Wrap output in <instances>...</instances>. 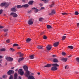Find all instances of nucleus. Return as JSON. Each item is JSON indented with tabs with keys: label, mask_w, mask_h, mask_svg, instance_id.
Returning <instances> with one entry per match:
<instances>
[{
	"label": "nucleus",
	"mask_w": 79,
	"mask_h": 79,
	"mask_svg": "<svg viewBox=\"0 0 79 79\" xmlns=\"http://www.w3.org/2000/svg\"><path fill=\"white\" fill-rule=\"evenodd\" d=\"M5 58L6 60H7V61H13V58L7 56H6Z\"/></svg>",
	"instance_id": "f257e3e1"
},
{
	"label": "nucleus",
	"mask_w": 79,
	"mask_h": 79,
	"mask_svg": "<svg viewBox=\"0 0 79 79\" xmlns=\"http://www.w3.org/2000/svg\"><path fill=\"white\" fill-rule=\"evenodd\" d=\"M18 73L20 74V75H21L22 76L23 75V74H24V71H23V69H19L18 71Z\"/></svg>",
	"instance_id": "f03ea898"
},
{
	"label": "nucleus",
	"mask_w": 79,
	"mask_h": 79,
	"mask_svg": "<svg viewBox=\"0 0 79 79\" xmlns=\"http://www.w3.org/2000/svg\"><path fill=\"white\" fill-rule=\"evenodd\" d=\"M29 75H30V72L29 71H26L25 73V75L27 77H29Z\"/></svg>",
	"instance_id": "7ed1b4c3"
},
{
	"label": "nucleus",
	"mask_w": 79,
	"mask_h": 79,
	"mask_svg": "<svg viewBox=\"0 0 79 79\" xmlns=\"http://www.w3.org/2000/svg\"><path fill=\"white\" fill-rule=\"evenodd\" d=\"M52 45H48L46 47V48L48 50H50L52 49Z\"/></svg>",
	"instance_id": "20e7f679"
},
{
	"label": "nucleus",
	"mask_w": 79,
	"mask_h": 79,
	"mask_svg": "<svg viewBox=\"0 0 79 79\" xmlns=\"http://www.w3.org/2000/svg\"><path fill=\"white\" fill-rule=\"evenodd\" d=\"M14 72V71L10 70L7 72V73L9 75H10L11 74H13Z\"/></svg>",
	"instance_id": "39448f33"
},
{
	"label": "nucleus",
	"mask_w": 79,
	"mask_h": 79,
	"mask_svg": "<svg viewBox=\"0 0 79 79\" xmlns=\"http://www.w3.org/2000/svg\"><path fill=\"white\" fill-rule=\"evenodd\" d=\"M28 24L29 25H32L33 24V21L32 19H31L28 21Z\"/></svg>",
	"instance_id": "423d86ee"
},
{
	"label": "nucleus",
	"mask_w": 79,
	"mask_h": 79,
	"mask_svg": "<svg viewBox=\"0 0 79 79\" xmlns=\"http://www.w3.org/2000/svg\"><path fill=\"white\" fill-rule=\"evenodd\" d=\"M7 5V3H6V2H5L1 3L0 4V6L3 7V6H4L5 5Z\"/></svg>",
	"instance_id": "0eeeda50"
},
{
	"label": "nucleus",
	"mask_w": 79,
	"mask_h": 79,
	"mask_svg": "<svg viewBox=\"0 0 79 79\" xmlns=\"http://www.w3.org/2000/svg\"><path fill=\"white\" fill-rule=\"evenodd\" d=\"M10 15H12L13 16V17H17L18 16V15H17V14H16V13H15L13 12H12L10 13Z\"/></svg>",
	"instance_id": "6e6552de"
},
{
	"label": "nucleus",
	"mask_w": 79,
	"mask_h": 79,
	"mask_svg": "<svg viewBox=\"0 0 79 79\" xmlns=\"http://www.w3.org/2000/svg\"><path fill=\"white\" fill-rule=\"evenodd\" d=\"M23 68L25 71H28V67H27V66L25 65L23 66Z\"/></svg>",
	"instance_id": "1a4fd4ad"
},
{
	"label": "nucleus",
	"mask_w": 79,
	"mask_h": 79,
	"mask_svg": "<svg viewBox=\"0 0 79 79\" xmlns=\"http://www.w3.org/2000/svg\"><path fill=\"white\" fill-rule=\"evenodd\" d=\"M32 10H34L35 13H37L39 11V10L38 9L34 7L32 9Z\"/></svg>",
	"instance_id": "9d476101"
},
{
	"label": "nucleus",
	"mask_w": 79,
	"mask_h": 79,
	"mask_svg": "<svg viewBox=\"0 0 79 79\" xmlns=\"http://www.w3.org/2000/svg\"><path fill=\"white\" fill-rule=\"evenodd\" d=\"M17 54L18 55H19L20 57H22V56H23L24 55V54H23V53H21L20 52H18L17 53Z\"/></svg>",
	"instance_id": "9b49d317"
},
{
	"label": "nucleus",
	"mask_w": 79,
	"mask_h": 79,
	"mask_svg": "<svg viewBox=\"0 0 79 79\" xmlns=\"http://www.w3.org/2000/svg\"><path fill=\"white\" fill-rule=\"evenodd\" d=\"M57 69H58V68L56 67H52L51 69V71H56Z\"/></svg>",
	"instance_id": "f8f14e48"
},
{
	"label": "nucleus",
	"mask_w": 79,
	"mask_h": 79,
	"mask_svg": "<svg viewBox=\"0 0 79 79\" xmlns=\"http://www.w3.org/2000/svg\"><path fill=\"white\" fill-rule=\"evenodd\" d=\"M54 14H55V11L53 10L52 11L51 13L49 14V15H54Z\"/></svg>",
	"instance_id": "ddd939ff"
},
{
	"label": "nucleus",
	"mask_w": 79,
	"mask_h": 79,
	"mask_svg": "<svg viewBox=\"0 0 79 79\" xmlns=\"http://www.w3.org/2000/svg\"><path fill=\"white\" fill-rule=\"evenodd\" d=\"M52 66H54V67H59V65H58V64H57L56 63L53 64H52Z\"/></svg>",
	"instance_id": "4468645a"
},
{
	"label": "nucleus",
	"mask_w": 79,
	"mask_h": 79,
	"mask_svg": "<svg viewBox=\"0 0 79 79\" xmlns=\"http://www.w3.org/2000/svg\"><path fill=\"white\" fill-rule=\"evenodd\" d=\"M58 45H59V42H57L53 44V46L55 47H57Z\"/></svg>",
	"instance_id": "2eb2a0df"
},
{
	"label": "nucleus",
	"mask_w": 79,
	"mask_h": 79,
	"mask_svg": "<svg viewBox=\"0 0 79 79\" xmlns=\"http://www.w3.org/2000/svg\"><path fill=\"white\" fill-rule=\"evenodd\" d=\"M28 79H35V77L32 75L29 76Z\"/></svg>",
	"instance_id": "dca6fc26"
},
{
	"label": "nucleus",
	"mask_w": 79,
	"mask_h": 79,
	"mask_svg": "<svg viewBox=\"0 0 79 79\" xmlns=\"http://www.w3.org/2000/svg\"><path fill=\"white\" fill-rule=\"evenodd\" d=\"M53 62H54V63H58V59L56 58L53 59Z\"/></svg>",
	"instance_id": "f3484780"
},
{
	"label": "nucleus",
	"mask_w": 79,
	"mask_h": 79,
	"mask_svg": "<svg viewBox=\"0 0 79 79\" xmlns=\"http://www.w3.org/2000/svg\"><path fill=\"white\" fill-rule=\"evenodd\" d=\"M68 58H62L61 59L62 61H64L65 62H66Z\"/></svg>",
	"instance_id": "a211bd4d"
},
{
	"label": "nucleus",
	"mask_w": 79,
	"mask_h": 79,
	"mask_svg": "<svg viewBox=\"0 0 79 79\" xmlns=\"http://www.w3.org/2000/svg\"><path fill=\"white\" fill-rule=\"evenodd\" d=\"M23 8H27L29 6L28 4H25L22 5Z\"/></svg>",
	"instance_id": "6ab92c4d"
},
{
	"label": "nucleus",
	"mask_w": 79,
	"mask_h": 79,
	"mask_svg": "<svg viewBox=\"0 0 79 79\" xmlns=\"http://www.w3.org/2000/svg\"><path fill=\"white\" fill-rule=\"evenodd\" d=\"M17 76H18V74L17 73H15L14 74V79H17Z\"/></svg>",
	"instance_id": "aec40b11"
},
{
	"label": "nucleus",
	"mask_w": 79,
	"mask_h": 79,
	"mask_svg": "<svg viewBox=\"0 0 79 79\" xmlns=\"http://www.w3.org/2000/svg\"><path fill=\"white\" fill-rule=\"evenodd\" d=\"M24 60L23 58H19V60L18 61L19 63H20L21 61H23Z\"/></svg>",
	"instance_id": "412c9836"
},
{
	"label": "nucleus",
	"mask_w": 79,
	"mask_h": 79,
	"mask_svg": "<svg viewBox=\"0 0 79 79\" xmlns=\"http://www.w3.org/2000/svg\"><path fill=\"white\" fill-rule=\"evenodd\" d=\"M6 49L4 48H2L0 50V52H5Z\"/></svg>",
	"instance_id": "4be33fe9"
},
{
	"label": "nucleus",
	"mask_w": 79,
	"mask_h": 79,
	"mask_svg": "<svg viewBox=\"0 0 79 79\" xmlns=\"http://www.w3.org/2000/svg\"><path fill=\"white\" fill-rule=\"evenodd\" d=\"M43 2H44L45 3H47L48 2H49V0H41Z\"/></svg>",
	"instance_id": "5701e85b"
},
{
	"label": "nucleus",
	"mask_w": 79,
	"mask_h": 79,
	"mask_svg": "<svg viewBox=\"0 0 79 79\" xmlns=\"http://www.w3.org/2000/svg\"><path fill=\"white\" fill-rule=\"evenodd\" d=\"M34 2V1H30L28 3L29 5H32Z\"/></svg>",
	"instance_id": "b1692460"
},
{
	"label": "nucleus",
	"mask_w": 79,
	"mask_h": 79,
	"mask_svg": "<svg viewBox=\"0 0 79 79\" xmlns=\"http://www.w3.org/2000/svg\"><path fill=\"white\" fill-rule=\"evenodd\" d=\"M51 66V64H47V65L44 66V67H46V68H48Z\"/></svg>",
	"instance_id": "393cba45"
},
{
	"label": "nucleus",
	"mask_w": 79,
	"mask_h": 79,
	"mask_svg": "<svg viewBox=\"0 0 79 79\" xmlns=\"http://www.w3.org/2000/svg\"><path fill=\"white\" fill-rule=\"evenodd\" d=\"M11 11H16V10L15 8H13L11 9Z\"/></svg>",
	"instance_id": "a878e982"
},
{
	"label": "nucleus",
	"mask_w": 79,
	"mask_h": 79,
	"mask_svg": "<svg viewBox=\"0 0 79 79\" xmlns=\"http://www.w3.org/2000/svg\"><path fill=\"white\" fill-rule=\"evenodd\" d=\"M17 8H23V6H21L20 5H18L17 6Z\"/></svg>",
	"instance_id": "bb28decb"
},
{
	"label": "nucleus",
	"mask_w": 79,
	"mask_h": 79,
	"mask_svg": "<svg viewBox=\"0 0 79 79\" xmlns=\"http://www.w3.org/2000/svg\"><path fill=\"white\" fill-rule=\"evenodd\" d=\"M30 59H34V55H31L30 56Z\"/></svg>",
	"instance_id": "cd10ccee"
},
{
	"label": "nucleus",
	"mask_w": 79,
	"mask_h": 79,
	"mask_svg": "<svg viewBox=\"0 0 79 79\" xmlns=\"http://www.w3.org/2000/svg\"><path fill=\"white\" fill-rule=\"evenodd\" d=\"M68 47L69 48H70L71 50L73 49V46H68Z\"/></svg>",
	"instance_id": "c85d7f7f"
},
{
	"label": "nucleus",
	"mask_w": 79,
	"mask_h": 79,
	"mask_svg": "<svg viewBox=\"0 0 79 79\" xmlns=\"http://www.w3.org/2000/svg\"><path fill=\"white\" fill-rule=\"evenodd\" d=\"M47 26L48 29H52V27L49 25H47Z\"/></svg>",
	"instance_id": "c756f323"
},
{
	"label": "nucleus",
	"mask_w": 79,
	"mask_h": 79,
	"mask_svg": "<svg viewBox=\"0 0 79 79\" xmlns=\"http://www.w3.org/2000/svg\"><path fill=\"white\" fill-rule=\"evenodd\" d=\"M66 36H63L62 37V40H64V39H66Z\"/></svg>",
	"instance_id": "7c9ffc66"
},
{
	"label": "nucleus",
	"mask_w": 79,
	"mask_h": 79,
	"mask_svg": "<svg viewBox=\"0 0 79 79\" xmlns=\"http://www.w3.org/2000/svg\"><path fill=\"white\" fill-rule=\"evenodd\" d=\"M37 48H39V49H41L42 48V47L41 46H38Z\"/></svg>",
	"instance_id": "2f4dec72"
},
{
	"label": "nucleus",
	"mask_w": 79,
	"mask_h": 79,
	"mask_svg": "<svg viewBox=\"0 0 79 79\" xmlns=\"http://www.w3.org/2000/svg\"><path fill=\"white\" fill-rule=\"evenodd\" d=\"M78 14L79 13L78 12H77V11H76L75 12V15H78Z\"/></svg>",
	"instance_id": "473e14b6"
},
{
	"label": "nucleus",
	"mask_w": 79,
	"mask_h": 79,
	"mask_svg": "<svg viewBox=\"0 0 79 79\" xmlns=\"http://www.w3.org/2000/svg\"><path fill=\"white\" fill-rule=\"evenodd\" d=\"M62 55H63L64 56L66 55V53H65V52H63L62 53Z\"/></svg>",
	"instance_id": "72a5a7b5"
},
{
	"label": "nucleus",
	"mask_w": 79,
	"mask_h": 79,
	"mask_svg": "<svg viewBox=\"0 0 79 79\" xmlns=\"http://www.w3.org/2000/svg\"><path fill=\"white\" fill-rule=\"evenodd\" d=\"M7 77V76L6 75H4L2 76V78L3 79H5V78H6Z\"/></svg>",
	"instance_id": "f704fd0d"
},
{
	"label": "nucleus",
	"mask_w": 79,
	"mask_h": 79,
	"mask_svg": "<svg viewBox=\"0 0 79 79\" xmlns=\"http://www.w3.org/2000/svg\"><path fill=\"white\" fill-rule=\"evenodd\" d=\"M62 15H68V13L66 12H64L62 13Z\"/></svg>",
	"instance_id": "c9c22d12"
},
{
	"label": "nucleus",
	"mask_w": 79,
	"mask_h": 79,
	"mask_svg": "<svg viewBox=\"0 0 79 79\" xmlns=\"http://www.w3.org/2000/svg\"><path fill=\"white\" fill-rule=\"evenodd\" d=\"M27 42H30L31 41V39L29 38H28L26 40Z\"/></svg>",
	"instance_id": "e433bc0d"
},
{
	"label": "nucleus",
	"mask_w": 79,
	"mask_h": 79,
	"mask_svg": "<svg viewBox=\"0 0 79 79\" xmlns=\"http://www.w3.org/2000/svg\"><path fill=\"white\" fill-rule=\"evenodd\" d=\"M15 46H18V44H13V46L15 47Z\"/></svg>",
	"instance_id": "4c0bfd02"
},
{
	"label": "nucleus",
	"mask_w": 79,
	"mask_h": 79,
	"mask_svg": "<svg viewBox=\"0 0 79 79\" xmlns=\"http://www.w3.org/2000/svg\"><path fill=\"white\" fill-rule=\"evenodd\" d=\"M69 68V66L68 65L65 66V69H68Z\"/></svg>",
	"instance_id": "58836bf2"
},
{
	"label": "nucleus",
	"mask_w": 79,
	"mask_h": 79,
	"mask_svg": "<svg viewBox=\"0 0 79 79\" xmlns=\"http://www.w3.org/2000/svg\"><path fill=\"white\" fill-rule=\"evenodd\" d=\"M47 36H45V35L44 36H43L44 39H45V40L47 39Z\"/></svg>",
	"instance_id": "ea45409f"
},
{
	"label": "nucleus",
	"mask_w": 79,
	"mask_h": 79,
	"mask_svg": "<svg viewBox=\"0 0 79 79\" xmlns=\"http://www.w3.org/2000/svg\"><path fill=\"white\" fill-rule=\"evenodd\" d=\"M42 20H43V18H40L39 19V21H42Z\"/></svg>",
	"instance_id": "a19ab883"
},
{
	"label": "nucleus",
	"mask_w": 79,
	"mask_h": 79,
	"mask_svg": "<svg viewBox=\"0 0 79 79\" xmlns=\"http://www.w3.org/2000/svg\"><path fill=\"white\" fill-rule=\"evenodd\" d=\"M10 40L9 39H8L6 40V42H7V43H10Z\"/></svg>",
	"instance_id": "79ce46f5"
},
{
	"label": "nucleus",
	"mask_w": 79,
	"mask_h": 79,
	"mask_svg": "<svg viewBox=\"0 0 79 79\" xmlns=\"http://www.w3.org/2000/svg\"><path fill=\"white\" fill-rule=\"evenodd\" d=\"M10 50H11L12 52H14V51H15V49L13 48H10Z\"/></svg>",
	"instance_id": "37998d69"
},
{
	"label": "nucleus",
	"mask_w": 79,
	"mask_h": 79,
	"mask_svg": "<svg viewBox=\"0 0 79 79\" xmlns=\"http://www.w3.org/2000/svg\"><path fill=\"white\" fill-rule=\"evenodd\" d=\"M9 79H13V76L12 75H10Z\"/></svg>",
	"instance_id": "c03bdc74"
},
{
	"label": "nucleus",
	"mask_w": 79,
	"mask_h": 79,
	"mask_svg": "<svg viewBox=\"0 0 79 79\" xmlns=\"http://www.w3.org/2000/svg\"><path fill=\"white\" fill-rule=\"evenodd\" d=\"M2 12H3V10L2 9L0 10V14H2Z\"/></svg>",
	"instance_id": "a18cd8bd"
},
{
	"label": "nucleus",
	"mask_w": 79,
	"mask_h": 79,
	"mask_svg": "<svg viewBox=\"0 0 79 79\" xmlns=\"http://www.w3.org/2000/svg\"><path fill=\"white\" fill-rule=\"evenodd\" d=\"M54 5V4H52L51 5H50V7H52Z\"/></svg>",
	"instance_id": "49530a36"
},
{
	"label": "nucleus",
	"mask_w": 79,
	"mask_h": 79,
	"mask_svg": "<svg viewBox=\"0 0 79 79\" xmlns=\"http://www.w3.org/2000/svg\"><path fill=\"white\" fill-rule=\"evenodd\" d=\"M3 58V56H0V59H2V58Z\"/></svg>",
	"instance_id": "de8ad7c7"
},
{
	"label": "nucleus",
	"mask_w": 79,
	"mask_h": 79,
	"mask_svg": "<svg viewBox=\"0 0 79 79\" xmlns=\"http://www.w3.org/2000/svg\"><path fill=\"white\" fill-rule=\"evenodd\" d=\"M41 10H44L45 9V8L44 7H41Z\"/></svg>",
	"instance_id": "09e8293b"
},
{
	"label": "nucleus",
	"mask_w": 79,
	"mask_h": 79,
	"mask_svg": "<svg viewBox=\"0 0 79 79\" xmlns=\"http://www.w3.org/2000/svg\"><path fill=\"white\" fill-rule=\"evenodd\" d=\"M56 56V55H52V57H53V58H55Z\"/></svg>",
	"instance_id": "8fccbe9b"
},
{
	"label": "nucleus",
	"mask_w": 79,
	"mask_h": 79,
	"mask_svg": "<svg viewBox=\"0 0 79 79\" xmlns=\"http://www.w3.org/2000/svg\"><path fill=\"white\" fill-rule=\"evenodd\" d=\"M3 27L0 26V29H3Z\"/></svg>",
	"instance_id": "3c124183"
},
{
	"label": "nucleus",
	"mask_w": 79,
	"mask_h": 79,
	"mask_svg": "<svg viewBox=\"0 0 79 79\" xmlns=\"http://www.w3.org/2000/svg\"><path fill=\"white\" fill-rule=\"evenodd\" d=\"M8 31V29H6L4 30V32H7Z\"/></svg>",
	"instance_id": "603ef678"
},
{
	"label": "nucleus",
	"mask_w": 79,
	"mask_h": 79,
	"mask_svg": "<svg viewBox=\"0 0 79 79\" xmlns=\"http://www.w3.org/2000/svg\"><path fill=\"white\" fill-rule=\"evenodd\" d=\"M2 59H0V63H2Z\"/></svg>",
	"instance_id": "864d4df0"
},
{
	"label": "nucleus",
	"mask_w": 79,
	"mask_h": 79,
	"mask_svg": "<svg viewBox=\"0 0 79 79\" xmlns=\"http://www.w3.org/2000/svg\"><path fill=\"white\" fill-rule=\"evenodd\" d=\"M8 35V34L7 33H6L4 35V36L5 37V36H6V35Z\"/></svg>",
	"instance_id": "5fc2aeb1"
},
{
	"label": "nucleus",
	"mask_w": 79,
	"mask_h": 79,
	"mask_svg": "<svg viewBox=\"0 0 79 79\" xmlns=\"http://www.w3.org/2000/svg\"><path fill=\"white\" fill-rule=\"evenodd\" d=\"M31 12V10H30L28 11V13H30Z\"/></svg>",
	"instance_id": "6e6d98bb"
},
{
	"label": "nucleus",
	"mask_w": 79,
	"mask_h": 79,
	"mask_svg": "<svg viewBox=\"0 0 79 79\" xmlns=\"http://www.w3.org/2000/svg\"><path fill=\"white\" fill-rule=\"evenodd\" d=\"M17 48H18V49H21V48H20V47H18Z\"/></svg>",
	"instance_id": "4d7b16f0"
},
{
	"label": "nucleus",
	"mask_w": 79,
	"mask_h": 79,
	"mask_svg": "<svg viewBox=\"0 0 79 79\" xmlns=\"http://www.w3.org/2000/svg\"><path fill=\"white\" fill-rule=\"evenodd\" d=\"M77 26L78 27H79V23H77Z\"/></svg>",
	"instance_id": "13d9d810"
},
{
	"label": "nucleus",
	"mask_w": 79,
	"mask_h": 79,
	"mask_svg": "<svg viewBox=\"0 0 79 79\" xmlns=\"http://www.w3.org/2000/svg\"><path fill=\"white\" fill-rule=\"evenodd\" d=\"M72 56V55H70V56H68L69 58H70V57H71Z\"/></svg>",
	"instance_id": "bf43d9fd"
},
{
	"label": "nucleus",
	"mask_w": 79,
	"mask_h": 79,
	"mask_svg": "<svg viewBox=\"0 0 79 79\" xmlns=\"http://www.w3.org/2000/svg\"><path fill=\"white\" fill-rule=\"evenodd\" d=\"M18 69H16L15 71L16 72H17V71H18Z\"/></svg>",
	"instance_id": "052dcab7"
},
{
	"label": "nucleus",
	"mask_w": 79,
	"mask_h": 79,
	"mask_svg": "<svg viewBox=\"0 0 79 79\" xmlns=\"http://www.w3.org/2000/svg\"><path fill=\"white\" fill-rule=\"evenodd\" d=\"M22 2H25V0H22Z\"/></svg>",
	"instance_id": "680f3d73"
},
{
	"label": "nucleus",
	"mask_w": 79,
	"mask_h": 79,
	"mask_svg": "<svg viewBox=\"0 0 79 79\" xmlns=\"http://www.w3.org/2000/svg\"><path fill=\"white\" fill-rule=\"evenodd\" d=\"M31 76H34V73H31Z\"/></svg>",
	"instance_id": "e2e57ef3"
},
{
	"label": "nucleus",
	"mask_w": 79,
	"mask_h": 79,
	"mask_svg": "<svg viewBox=\"0 0 79 79\" xmlns=\"http://www.w3.org/2000/svg\"><path fill=\"white\" fill-rule=\"evenodd\" d=\"M19 79H21V77L19 76Z\"/></svg>",
	"instance_id": "0e129e2a"
},
{
	"label": "nucleus",
	"mask_w": 79,
	"mask_h": 79,
	"mask_svg": "<svg viewBox=\"0 0 79 79\" xmlns=\"http://www.w3.org/2000/svg\"><path fill=\"white\" fill-rule=\"evenodd\" d=\"M5 65H7V63H6L5 64Z\"/></svg>",
	"instance_id": "69168bd1"
},
{
	"label": "nucleus",
	"mask_w": 79,
	"mask_h": 79,
	"mask_svg": "<svg viewBox=\"0 0 79 79\" xmlns=\"http://www.w3.org/2000/svg\"><path fill=\"white\" fill-rule=\"evenodd\" d=\"M38 75H40V73H38Z\"/></svg>",
	"instance_id": "338daca9"
},
{
	"label": "nucleus",
	"mask_w": 79,
	"mask_h": 79,
	"mask_svg": "<svg viewBox=\"0 0 79 79\" xmlns=\"http://www.w3.org/2000/svg\"><path fill=\"white\" fill-rule=\"evenodd\" d=\"M14 67H12V68H11V69H14Z\"/></svg>",
	"instance_id": "774afa93"
}]
</instances>
